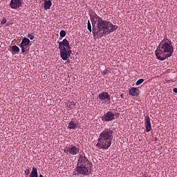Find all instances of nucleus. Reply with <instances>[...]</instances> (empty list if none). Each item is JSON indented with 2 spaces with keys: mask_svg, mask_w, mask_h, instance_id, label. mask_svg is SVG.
I'll use <instances>...</instances> for the list:
<instances>
[{
  "mask_svg": "<svg viewBox=\"0 0 177 177\" xmlns=\"http://www.w3.org/2000/svg\"><path fill=\"white\" fill-rule=\"evenodd\" d=\"M27 37L30 39V40H33L35 39V35L33 32L28 33Z\"/></svg>",
  "mask_w": 177,
  "mask_h": 177,
  "instance_id": "obj_21",
  "label": "nucleus"
},
{
  "mask_svg": "<svg viewBox=\"0 0 177 177\" xmlns=\"http://www.w3.org/2000/svg\"><path fill=\"white\" fill-rule=\"evenodd\" d=\"M87 29L90 32H92V26L90 20H88L87 21Z\"/></svg>",
  "mask_w": 177,
  "mask_h": 177,
  "instance_id": "obj_17",
  "label": "nucleus"
},
{
  "mask_svg": "<svg viewBox=\"0 0 177 177\" xmlns=\"http://www.w3.org/2000/svg\"><path fill=\"white\" fill-rule=\"evenodd\" d=\"M20 52V48L17 45H13L11 46V53L12 55L19 54Z\"/></svg>",
  "mask_w": 177,
  "mask_h": 177,
  "instance_id": "obj_14",
  "label": "nucleus"
},
{
  "mask_svg": "<svg viewBox=\"0 0 177 177\" xmlns=\"http://www.w3.org/2000/svg\"><path fill=\"white\" fill-rule=\"evenodd\" d=\"M163 41H162L160 43V46H161V44H162Z\"/></svg>",
  "mask_w": 177,
  "mask_h": 177,
  "instance_id": "obj_29",
  "label": "nucleus"
},
{
  "mask_svg": "<svg viewBox=\"0 0 177 177\" xmlns=\"http://www.w3.org/2000/svg\"><path fill=\"white\" fill-rule=\"evenodd\" d=\"M9 6L12 10H17L22 6L21 0H10Z\"/></svg>",
  "mask_w": 177,
  "mask_h": 177,
  "instance_id": "obj_9",
  "label": "nucleus"
},
{
  "mask_svg": "<svg viewBox=\"0 0 177 177\" xmlns=\"http://www.w3.org/2000/svg\"><path fill=\"white\" fill-rule=\"evenodd\" d=\"M77 127H78V123H75L73 120H71L68 124V129H75L77 128Z\"/></svg>",
  "mask_w": 177,
  "mask_h": 177,
  "instance_id": "obj_15",
  "label": "nucleus"
},
{
  "mask_svg": "<svg viewBox=\"0 0 177 177\" xmlns=\"http://www.w3.org/2000/svg\"><path fill=\"white\" fill-rule=\"evenodd\" d=\"M145 124L146 131L150 132L152 129V126H151V119L149 116H145Z\"/></svg>",
  "mask_w": 177,
  "mask_h": 177,
  "instance_id": "obj_11",
  "label": "nucleus"
},
{
  "mask_svg": "<svg viewBox=\"0 0 177 177\" xmlns=\"http://www.w3.org/2000/svg\"><path fill=\"white\" fill-rule=\"evenodd\" d=\"M93 25L92 33L93 37L102 38L104 35H108L118 29V26L109 21L104 20L95 12L90 16Z\"/></svg>",
  "mask_w": 177,
  "mask_h": 177,
  "instance_id": "obj_1",
  "label": "nucleus"
},
{
  "mask_svg": "<svg viewBox=\"0 0 177 177\" xmlns=\"http://www.w3.org/2000/svg\"><path fill=\"white\" fill-rule=\"evenodd\" d=\"M98 99L102 101L110 100L111 95L108 92L102 91L98 94Z\"/></svg>",
  "mask_w": 177,
  "mask_h": 177,
  "instance_id": "obj_10",
  "label": "nucleus"
},
{
  "mask_svg": "<svg viewBox=\"0 0 177 177\" xmlns=\"http://www.w3.org/2000/svg\"><path fill=\"white\" fill-rule=\"evenodd\" d=\"M120 97H121V98H124V93H121V94H120Z\"/></svg>",
  "mask_w": 177,
  "mask_h": 177,
  "instance_id": "obj_28",
  "label": "nucleus"
},
{
  "mask_svg": "<svg viewBox=\"0 0 177 177\" xmlns=\"http://www.w3.org/2000/svg\"><path fill=\"white\" fill-rule=\"evenodd\" d=\"M30 43V40L27 37H24L20 43L19 47L21 48V53H24L26 51V47Z\"/></svg>",
  "mask_w": 177,
  "mask_h": 177,
  "instance_id": "obj_8",
  "label": "nucleus"
},
{
  "mask_svg": "<svg viewBox=\"0 0 177 177\" xmlns=\"http://www.w3.org/2000/svg\"><path fill=\"white\" fill-rule=\"evenodd\" d=\"M67 106H68V109H73V107H72V106L71 105V104H69V105H67Z\"/></svg>",
  "mask_w": 177,
  "mask_h": 177,
  "instance_id": "obj_26",
  "label": "nucleus"
},
{
  "mask_svg": "<svg viewBox=\"0 0 177 177\" xmlns=\"http://www.w3.org/2000/svg\"><path fill=\"white\" fill-rule=\"evenodd\" d=\"M29 177H38L37 169L35 167H32V171L29 176Z\"/></svg>",
  "mask_w": 177,
  "mask_h": 177,
  "instance_id": "obj_16",
  "label": "nucleus"
},
{
  "mask_svg": "<svg viewBox=\"0 0 177 177\" xmlns=\"http://www.w3.org/2000/svg\"><path fill=\"white\" fill-rule=\"evenodd\" d=\"M113 130L109 127L104 129L99 134L97 142L96 144L97 148L99 149L107 150L112 145V140L113 139Z\"/></svg>",
  "mask_w": 177,
  "mask_h": 177,
  "instance_id": "obj_3",
  "label": "nucleus"
},
{
  "mask_svg": "<svg viewBox=\"0 0 177 177\" xmlns=\"http://www.w3.org/2000/svg\"><path fill=\"white\" fill-rule=\"evenodd\" d=\"M39 177H44V176L40 174Z\"/></svg>",
  "mask_w": 177,
  "mask_h": 177,
  "instance_id": "obj_30",
  "label": "nucleus"
},
{
  "mask_svg": "<svg viewBox=\"0 0 177 177\" xmlns=\"http://www.w3.org/2000/svg\"><path fill=\"white\" fill-rule=\"evenodd\" d=\"M115 114L109 111L102 116L101 119L103 122H111L115 120Z\"/></svg>",
  "mask_w": 177,
  "mask_h": 177,
  "instance_id": "obj_6",
  "label": "nucleus"
},
{
  "mask_svg": "<svg viewBox=\"0 0 177 177\" xmlns=\"http://www.w3.org/2000/svg\"><path fill=\"white\" fill-rule=\"evenodd\" d=\"M6 24V18H3L2 19H1V25H4V24Z\"/></svg>",
  "mask_w": 177,
  "mask_h": 177,
  "instance_id": "obj_22",
  "label": "nucleus"
},
{
  "mask_svg": "<svg viewBox=\"0 0 177 177\" xmlns=\"http://www.w3.org/2000/svg\"><path fill=\"white\" fill-rule=\"evenodd\" d=\"M52 6V1L50 0H45L44 3V8L45 10H50Z\"/></svg>",
  "mask_w": 177,
  "mask_h": 177,
  "instance_id": "obj_13",
  "label": "nucleus"
},
{
  "mask_svg": "<svg viewBox=\"0 0 177 177\" xmlns=\"http://www.w3.org/2000/svg\"><path fill=\"white\" fill-rule=\"evenodd\" d=\"M30 169H26V171H24V174L26 176H28L30 174Z\"/></svg>",
  "mask_w": 177,
  "mask_h": 177,
  "instance_id": "obj_23",
  "label": "nucleus"
},
{
  "mask_svg": "<svg viewBox=\"0 0 177 177\" xmlns=\"http://www.w3.org/2000/svg\"><path fill=\"white\" fill-rule=\"evenodd\" d=\"M93 164L84 153L79 156L77 163L73 176H89L93 171Z\"/></svg>",
  "mask_w": 177,
  "mask_h": 177,
  "instance_id": "obj_2",
  "label": "nucleus"
},
{
  "mask_svg": "<svg viewBox=\"0 0 177 177\" xmlns=\"http://www.w3.org/2000/svg\"><path fill=\"white\" fill-rule=\"evenodd\" d=\"M66 32L65 30H62L59 32V36H60V37L64 38V37H66Z\"/></svg>",
  "mask_w": 177,
  "mask_h": 177,
  "instance_id": "obj_20",
  "label": "nucleus"
},
{
  "mask_svg": "<svg viewBox=\"0 0 177 177\" xmlns=\"http://www.w3.org/2000/svg\"><path fill=\"white\" fill-rule=\"evenodd\" d=\"M111 72L110 68H106L104 71L102 72V75L105 76L106 74Z\"/></svg>",
  "mask_w": 177,
  "mask_h": 177,
  "instance_id": "obj_18",
  "label": "nucleus"
},
{
  "mask_svg": "<svg viewBox=\"0 0 177 177\" xmlns=\"http://www.w3.org/2000/svg\"><path fill=\"white\" fill-rule=\"evenodd\" d=\"M69 104H70L72 106H75V102H70Z\"/></svg>",
  "mask_w": 177,
  "mask_h": 177,
  "instance_id": "obj_24",
  "label": "nucleus"
},
{
  "mask_svg": "<svg viewBox=\"0 0 177 177\" xmlns=\"http://www.w3.org/2000/svg\"><path fill=\"white\" fill-rule=\"evenodd\" d=\"M158 140V137H154V141H155V142H157Z\"/></svg>",
  "mask_w": 177,
  "mask_h": 177,
  "instance_id": "obj_27",
  "label": "nucleus"
},
{
  "mask_svg": "<svg viewBox=\"0 0 177 177\" xmlns=\"http://www.w3.org/2000/svg\"><path fill=\"white\" fill-rule=\"evenodd\" d=\"M173 92L177 93V88H174Z\"/></svg>",
  "mask_w": 177,
  "mask_h": 177,
  "instance_id": "obj_25",
  "label": "nucleus"
},
{
  "mask_svg": "<svg viewBox=\"0 0 177 177\" xmlns=\"http://www.w3.org/2000/svg\"><path fill=\"white\" fill-rule=\"evenodd\" d=\"M80 148H77V147H75V145H73L70 148H67V149H64V153H69V154L72 156H76L80 153Z\"/></svg>",
  "mask_w": 177,
  "mask_h": 177,
  "instance_id": "obj_7",
  "label": "nucleus"
},
{
  "mask_svg": "<svg viewBox=\"0 0 177 177\" xmlns=\"http://www.w3.org/2000/svg\"><path fill=\"white\" fill-rule=\"evenodd\" d=\"M156 59L160 61H165V59L172 57L174 55V46L172 41L168 39L162 44L161 46H158L155 51Z\"/></svg>",
  "mask_w": 177,
  "mask_h": 177,
  "instance_id": "obj_4",
  "label": "nucleus"
},
{
  "mask_svg": "<svg viewBox=\"0 0 177 177\" xmlns=\"http://www.w3.org/2000/svg\"><path fill=\"white\" fill-rule=\"evenodd\" d=\"M58 48L59 50V55L62 59L70 63V59H68L72 54V50H71V46L68 40L67 39H64L62 41L59 42Z\"/></svg>",
  "mask_w": 177,
  "mask_h": 177,
  "instance_id": "obj_5",
  "label": "nucleus"
},
{
  "mask_svg": "<svg viewBox=\"0 0 177 177\" xmlns=\"http://www.w3.org/2000/svg\"><path fill=\"white\" fill-rule=\"evenodd\" d=\"M144 82H145V79L140 78L137 80V82H136V85L139 86V85L142 84Z\"/></svg>",
  "mask_w": 177,
  "mask_h": 177,
  "instance_id": "obj_19",
  "label": "nucleus"
},
{
  "mask_svg": "<svg viewBox=\"0 0 177 177\" xmlns=\"http://www.w3.org/2000/svg\"><path fill=\"white\" fill-rule=\"evenodd\" d=\"M129 93L131 96L137 97L140 95V91L137 87H131L129 91Z\"/></svg>",
  "mask_w": 177,
  "mask_h": 177,
  "instance_id": "obj_12",
  "label": "nucleus"
}]
</instances>
